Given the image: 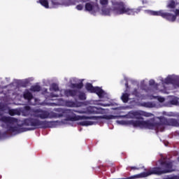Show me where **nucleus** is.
Here are the masks:
<instances>
[{"label": "nucleus", "instance_id": "nucleus-1", "mask_svg": "<svg viewBox=\"0 0 179 179\" xmlns=\"http://www.w3.org/2000/svg\"><path fill=\"white\" fill-rule=\"evenodd\" d=\"M63 113L66 114L67 119L62 120L61 122L40 120L31 117L20 121L15 117L2 116L1 110V127L6 128L8 132L11 134V135H17V134H22V132L33 131V129H36V128H57V127H59V125H69L71 121H79V120H94L95 121H100L103 120V116L86 117L85 115L80 116L75 114V113L85 114L86 111L83 110L66 109L64 110Z\"/></svg>", "mask_w": 179, "mask_h": 179}, {"label": "nucleus", "instance_id": "nucleus-2", "mask_svg": "<svg viewBox=\"0 0 179 179\" xmlns=\"http://www.w3.org/2000/svg\"><path fill=\"white\" fill-rule=\"evenodd\" d=\"M142 7L136 9L129 8L128 6L125 5V3L122 1H112V9L102 7L101 15L103 16H118V15H135L141 12Z\"/></svg>", "mask_w": 179, "mask_h": 179}, {"label": "nucleus", "instance_id": "nucleus-3", "mask_svg": "<svg viewBox=\"0 0 179 179\" xmlns=\"http://www.w3.org/2000/svg\"><path fill=\"white\" fill-rule=\"evenodd\" d=\"M165 126L168 127H179V120L177 119H167L164 116L154 117L147 120V129H155L158 132H163Z\"/></svg>", "mask_w": 179, "mask_h": 179}, {"label": "nucleus", "instance_id": "nucleus-4", "mask_svg": "<svg viewBox=\"0 0 179 179\" xmlns=\"http://www.w3.org/2000/svg\"><path fill=\"white\" fill-rule=\"evenodd\" d=\"M159 164L161 167H155L148 172L141 173L137 175L138 178H142L143 177H148V176H152V174L160 176L162 174L176 171V162L174 161H171V159H161L159 160Z\"/></svg>", "mask_w": 179, "mask_h": 179}, {"label": "nucleus", "instance_id": "nucleus-5", "mask_svg": "<svg viewBox=\"0 0 179 179\" xmlns=\"http://www.w3.org/2000/svg\"><path fill=\"white\" fill-rule=\"evenodd\" d=\"M20 114L24 117L31 115L35 118H39L40 120H51V118H59L64 115L55 113L52 111L50 112L47 110L36 109L31 112V109L29 106H25L24 108L20 109Z\"/></svg>", "mask_w": 179, "mask_h": 179}, {"label": "nucleus", "instance_id": "nucleus-6", "mask_svg": "<svg viewBox=\"0 0 179 179\" xmlns=\"http://www.w3.org/2000/svg\"><path fill=\"white\" fill-rule=\"evenodd\" d=\"M42 94L45 96V100L43 102L40 103V100L37 99V98H34L33 94H31V92L28 90L24 92L23 96L25 100H27L28 103L30 106H48L47 103H52L50 101H54V97H58V94L50 93V95L48 94V90L46 88H43L42 90Z\"/></svg>", "mask_w": 179, "mask_h": 179}, {"label": "nucleus", "instance_id": "nucleus-7", "mask_svg": "<svg viewBox=\"0 0 179 179\" xmlns=\"http://www.w3.org/2000/svg\"><path fill=\"white\" fill-rule=\"evenodd\" d=\"M83 80H79L76 78H71L69 82V87L73 90H59V94H56L58 95V97H63L65 96L66 97H75L78 93H79V90L83 87Z\"/></svg>", "mask_w": 179, "mask_h": 179}, {"label": "nucleus", "instance_id": "nucleus-8", "mask_svg": "<svg viewBox=\"0 0 179 179\" xmlns=\"http://www.w3.org/2000/svg\"><path fill=\"white\" fill-rule=\"evenodd\" d=\"M142 117H155V115L151 113H148L143 110H131L124 115H103L102 120H115L117 118H136L138 121H145Z\"/></svg>", "mask_w": 179, "mask_h": 179}, {"label": "nucleus", "instance_id": "nucleus-9", "mask_svg": "<svg viewBox=\"0 0 179 179\" xmlns=\"http://www.w3.org/2000/svg\"><path fill=\"white\" fill-rule=\"evenodd\" d=\"M167 8H169V9H171L170 12H173L175 15H173L170 13H164L163 10H160L158 11L147 10H145V12L147 13H149V15H152V16H161L169 22H176L177 16H179L178 15H176V10H179V9L174 10V8H176V2H174V1L173 0L171 1L167 5Z\"/></svg>", "mask_w": 179, "mask_h": 179}, {"label": "nucleus", "instance_id": "nucleus-10", "mask_svg": "<svg viewBox=\"0 0 179 179\" xmlns=\"http://www.w3.org/2000/svg\"><path fill=\"white\" fill-rule=\"evenodd\" d=\"M37 3H41L43 8L49 9V8H57V6H59V5L71 6L75 3V0H52V7H50L48 4V0H39L37 1Z\"/></svg>", "mask_w": 179, "mask_h": 179}, {"label": "nucleus", "instance_id": "nucleus-11", "mask_svg": "<svg viewBox=\"0 0 179 179\" xmlns=\"http://www.w3.org/2000/svg\"><path fill=\"white\" fill-rule=\"evenodd\" d=\"M52 103H47L49 107H57V106H65L66 107H83L86 106V102H73L72 101H65L62 99H54Z\"/></svg>", "mask_w": 179, "mask_h": 179}, {"label": "nucleus", "instance_id": "nucleus-12", "mask_svg": "<svg viewBox=\"0 0 179 179\" xmlns=\"http://www.w3.org/2000/svg\"><path fill=\"white\" fill-rule=\"evenodd\" d=\"M160 82L162 84V88L165 89L169 92V89L166 87L165 85H173L175 87H179V78L176 75L168 76L165 79H163L162 77H159Z\"/></svg>", "mask_w": 179, "mask_h": 179}, {"label": "nucleus", "instance_id": "nucleus-13", "mask_svg": "<svg viewBox=\"0 0 179 179\" xmlns=\"http://www.w3.org/2000/svg\"><path fill=\"white\" fill-rule=\"evenodd\" d=\"M85 89L90 93H96L99 99H103L102 101H107L108 100V94L104 92L101 87H93L92 84L87 83L85 85Z\"/></svg>", "mask_w": 179, "mask_h": 179}, {"label": "nucleus", "instance_id": "nucleus-14", "mask_svg": "<svg viewBox=\"0 0 179 179\" xmlns=\"http://www.w3.org/2000/svg\"><path fill=\"white\" fill-rule=\"evenodd\" d=\"M118 125H132L134 128H147V120H117Z\"/></svg>", "mask_w": 179, "mask_h": 179}, {"label": "nucleus", "instance_id": "nucleus-15", "mask_svg": "<svg viewBox=\"0 0 179 179\" xmlns=\"http://www.w3.org/2000/svg\"><path fill=\"white\" fill-rule=\"evenodd\" d=\"M133 94H134V96L136 97H137L138 99H139L140 100H153V99H157L158 101H159V103H164L165 99L164 97H162V96H155L153 94H140L139 93H138L136 92V90H135L133 92Z\"/></svg>", "mask_w": 179, "mask_h": 179}, {"label": "nucleus", "instance_id": "nucleus-16", "mask_svg": "<svg viewBox=\"0 0 179 179\" xmlns=\"http://www.w3.org/2000/svg\"><path fill=\"white\" fill-rule=\"evenodd\" d=\"M150 86H153V88H150V90H152V92H148L149 94H155V93H164V94H169V92L166 90L160 87V84H157L155 82V80H150Z\"/></svg>", "mask_w": 179, "mask_h": 179}, {"label": "nucleus", "instance_id": "nucleus-17", "mask_svg": "<svg viewBox=\"0 0 179 179\" xmlns=\"http://www.w3.org/2000/svg\"><path fill=\"white\" fill-rule=\"evenodd\" d=\"M85 10L91 13V15H96L100 10V7L97 2L90 1L85 3Z\"/></svg>", "mask_w": 179, "mask_h": 179}, {"label": "nucleus", "instance_id": "nucleus-18", "mask_svg": "<svg viewBox=\"0 0 179 179\" xmlns=\"http://www.w3.org/2000/svg\"><path fill=\"white\" fill-rule=\"evenodd\" d=\"M146 80H148V79L145 80H143L141 81L140 83V87L141 89V92H138V90L134 89V90L132 92V94L134 96H135V94H134V92H135V90H136V92L138 93V94H144V96H148V94H149V93H152L153 90H150V87H147L146 86Z\"/></svg>", "mask_w": 179, "mask_h": 179}, {"label": "nucleus", "instance_id": "nucleus-19", "mask_svg": "<svg viewBox=\"0 0 179 179\" xmlns=\"http://www.w3.org/2000/svg\"><path fill=\"white\" fill-rule=\"evenodd\" d=\"M87 113L90 114H106V109L101 107L89 106L87 108Z\"/></svg>", "mask_w": 179, "mask_h": 179}, {"label": "nucleus", "instance_id": "nucleus-20", "mask_svg": "<svg viewBox=\"0 0 179 179\" xmlns=\"http://www.w3.org/2000/svg\"><path fill=\"white\" fill-rule=\"evenodd\" d=\"M125 80V86H126V90L124 91V93L122 94L121 96V100L123 101V103H128V100H129V94H128V89H129V86H128V78L127 77H124Z\"/></svg>", "mask_w": 179, "mask_h": 179}, {"label": "nucleus", "instance_id": "nucleus-21", "mask_svg": "<svg viewBox=\"0 0 179 179\" xmlns=\"http://www.w3.org/2000/svg\"><path fill=\"white\" fill-rule=\"evenodd\" d=\"M167 107H171L172 106H179V98L172 96H169V101L166 103Z\"/></svg>", "mask_w": 179, "mask_h": 179}, {"label": "nucleus", "instance_id": "nucleus-22", "mask_svg": "<svg viewBox=\"0 0 179 179\" xmlns=\"http://www.w3.org/2000/svg\"><path fill=\"white\" fill-rule=\"evenodd\" d=\"M138 106L140 107H145V108H155L157 106L155 102H141L138 103Z\"/></svg>", "mask_w": 179, "mask_h": 179}, {"label": "nucleus", "instance_id": "nucleus-23", "mask_svg": "<svg viewBox=\"0 0 179 179\" xmlns=\"http://www.w3.org/2000/svg\"><path fill=\"white\" fill-rule=\"evenodd\" d=\"M8 114L9 115H20V109H10L8 108Z\"/></svg>", "mask_w": 179, "mask_h": 179}, {"label": "nucleus", "instance_id": "nucleus-24", "mask_svg": "<svg viewBox=\"0 0 179 179\" xmlns=\"http://www.w3.org/2000/svg\"><path fill=\"white\" fill-rule=\"evenodd\" d=\"M79 124L83 127H89L90 125H94L96 122L93 121H83V122H80Z\"/></svg>", "mask_w": 179, "mask_h": 179}, {"label": "nucleus", "instance_id": "nucleus-25", "mask_svg": "<svg viewBox=\"0 0 179 179\" xmlns=\"http://www.w3.org/2000/svg\"><path fill=\"white\" fill-rule=\"evenodd\" d=\"M50 92H59V87L57 85V83H52L50 86Z\"/></svg>", "mask_w": 179, "mask_h": 179}, {"label": "nucleus", "instance_id": "nucleus-26", "mask_svg": "<svg viewBox=\"0 0 179 179\" xmlns=\"http://www.w3.org/2000/svg\"><path fill=\"white\" fill-rule=\"evenodd\" d=\"M163 115H166L167 117H177L178 118V113H174L173 112H163Z\"/></svg>", "mask_w": 179, "mask_h": 179}, {"label": "nucleus", "instance_id": "nucleus-27", "mask_svg": "<svg viewBox=\"0 0 179 179\" xmlns=\"http://www.w3.org/2000/svg\"><path fill=\"white\" fill-rule=\"evenodd\" d=\"M31 92H40L41 87L40 85H33L30 88Z\"/></svg>", "mask_w": 179, "mask_h": 179}, {"label": "nucleus", "instance_id": "nucleus-28", "mask_svg": "<svg viewBox=\"0 0 179 179\" xmlns=\"http://www.w3.org/2000/svg\"><path fill=\"white\" fill-rule=\"evenodd\" d=\"M99 3L102 8H106L108 5V0H99Z\"/></svg>", "mask_w": 179, "mask_h": 179}, {"label": "nucleus", "instance_id": "nucleus-29", "mask_svg": "<svg viewBox=\"0 0 179 179\" xmlns=\"http://www.w3.org/2000/svg\"><path fill=\"white\" fill-rule=\"evenodd\" d=\"M78 99L80 100H86V94L83 92H80L78 95Z\"/></svg>", "mask_w": 179, "mask_h": 179}, {"label": "nucleus", "instance_id": "nucleus-30", "mask_svg": "<svg viewBox=\"0 0 179 179\" xmlns=\"http://www.w3.org/2000/svg\"><path fill=\"white\" fill-rule=\"evenodd\" d=\"M163 179H179V175L177 176H168Z\"/></svg>", "mask_w": 179, "mask_h": 179}, {"label": "nucleus", "instance_id": "nucleus-31", "mask_svg": "<svg viewBox=\"0 0 179 179\" xmlns=\"http://www.w3.org/2000/svg\"><path fill=\"white\" fill-rule=\"evenodd\" d=\"M83 8H85V6H83V4H78L76 7L77 10H83Z\"/></svg>", "mask_w": 179, "mask_h": 179}, {"label": "nucleus", "instance_id": "nucleus-32", "mask_svg": "<svg viewBox=\"0 0 179 179\" xmlns=\"http://www.w3.org/2000/svg\"><path fill=\"white\" fill-rule=\"evenodd\" d=\"M79 2L85 3V2H87V0H74V3L71 5H76V3H79Z\"/></svg>", "mask_w": 179, "mask_h": 179}, {"label": "nucleus", "instance_id": "nucleus-33", "mask_svg": "<svg viewBox=\"0 0 179 179\" xmlns=\"http://www.w3.org/2000/svg\"><path fill=\"white\" fill-rule=\"evenodd\" d=\"M101 106H103V107H110L111 106L110 103H100Z\"/></svg>", "mask_w": 179, "mask_h": 179}, {"label": "nucleus", "instance_id": "nucleus-34", "mask_svg": "<svg viewBox=\"0 0 179 179\" xmlns=\"http://www.w3.org/2000/svg\"><path fill=\"white\" fill-rule=\"evenodd\" d=\"M127 108L124 106H121L120 108H113V110H125Z\"/></svg>", "mask_w": 179, "mask_h": 179}, {"label": "nucleus", "instance_id": "nucleus-35", "mask_svg": "<svg viewBox=\"0 0 179 179\" xmlns=\"http://www.w3.org/2000/svg\"><path fill=\"white\" fill-rule=\"evenodd\" d=\"M143 3H148V1L147 0H142Z\"/></svg>", "mask_w": 179, "mask_h": 179}, {"label": "nucleus", "instance_id": "nucleus-36", "mask_svg": "<svg viewBox=\"0 0 179 179\" xmlns=\"http://www.w3.org/2000/svg\"><path fill=\"white\" fill-rule=\"evenodd\" d=\"M176 15H179V10H176Z\"/></svg>", "mask_w": 179, "mask_h": 179}, {"label": "nucleus", "instance_id": "nucleus-37", "mask_svg": "<svg viewBox=\"0 0 179 179\" xmlns=\"http://www.w3.org/2000/svg\"><path fill=\"white\" fill-rule=\"evenodd\" d=\"M131 169H134V170H138V168H136L135 166H132Z\"/></svg>", "mask_w": 179, "mask_h": 179}, {"label": "nucleus", "instance_id": "nucleus-38", "mask_svg": "<svg viewBox=\"0 0 179 179\" xmlns=\"http://www.w3.org/2000/svg\"><path fill=\"white\" fill-rule=\"evenodd\" d=\"M61 110H62L61 108L55 109V111H61Z\"/></svg>", "mask_w": 179, "mask_h": 179}, {"label": "nucleus", "instance_id": "nucleus-39", "mask_svg": "<svg viewBox=\"0 0 179 179\" xmlns=\"http://www.w3.org/2000/svg\"><path fill=\"white\" fill-rule=\"evenodd\" d=\"M6 80H7V82H9L10 80V78H6Z\"/></svg>", "mask_w": 179, "mask_h": 179}, {"label": "nucleus", "instance_id": "nucleus-40", "mask_svg": "<svg viewBox=\"0 0 179 179\" xmlns=\"http://www.w3.org/2000/svg\"><path fill=\"white\" fill-rule=\"evenodd\" d=\"M66 82H68V78H64Z\"/></svg>", "mask_w": 179, "mask_h": 179}, {"label": "nucleus", "instance_id": "nucleus-41", "mask_svg": "<svg viewBox=\"0 0 179 179\" xmlns=\"http://www.w3.org/2000/svg\"><path fill=\"white\" fill-rule=\"evenodd\" d=\"M0 139H2V137L1 136V134H0Z\"/></svg>", "mask_w": 179, "mask_h": 179}, {"label": "nucleus", "instance_id": "nucleus-42", "mask_svg": "<svg viewBox=\"0 0 179 179\" xmlns=\"http://www.w3.org/2000/svg\"><path fill=\"white\" fill-rule=\"evenodd\" d=\"M0 89H1V85H0Z\"/></svg>", "mask_w": 179, "mask_h": 179}, {"label": "nucleus", "instance_id": "nucleus-43", "mask_svg": "<svg viewBox=\"0 0 179 179\" xmlns=\"http://www.w3.org/2000/svg\"><path fill=\"white\" fill-rule=\"evenodd\" d=\"M89 1V0H87V1Z\"/></svg>", "mask_w": 179, "mask_h": 179}]
</instances>
